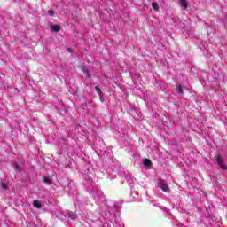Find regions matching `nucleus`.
Here are the masks:
<instances>
[{
    "mask_svg": "<svg viewBox=\"0 0 227 227\" xmlns=\"http://www.w3.org/2000/svg\"><path fill=\"white\" fill-rule=\"evenodd\" d=\"M143 164L144 166H145V168H150L152 166V160H150L149 159H145L143 160Z\"/></svg>",
    "mask_w": 227,
    "mask_h": 227,
    "instance_id": "12",
    "label": "nucleus"
},
{
    "mask_svg": "<svg viewBox=\"0 0 227 227\" xmlns=\"http://www.w3.org/2000/svg\"><path fill=\"white\" fill-rule=\"evenodd\" d=\"M179 3L184 10H187L189 8V3H187V0H179Z\"/></svg>",
    "mask_w": 227,
    "mask_h": 227,
    "instance_id": "11",
    "label": "nucleus"
},
{
    "mask_svg": "<svg viewBox=\"0 0 227 227\" xmlns=\"http://www.w3.org/2000/svg\"><path fill=\"white\" fill-rule=\"evenodd\" d=\"M51 31L53 33H59V31H61V27L59 25H51Z\"/></svg>",
    "mask_w": 227,
    "mask_h": 227,
    "instance_id": "9",
    "label": "nucleus"
},
{
    "mask_svg": "<svg viewBox=\"0 0 227 227\" xmlns=\"http://www.w3.org/2000/svg\"><path fill=\"white\" fill-rule=\"evenodd\" d=\"M82 72L86 75L87 79H90V67L88 66L82 67Z\"/></svg>",
    "mask_w": 227,
    "mask_h": 227,
    "instance_id": "5",
    "label": "nucleus"
},
{
    "mask_svg": "<svg viewBox=\"0 0 227 227\" xmlns=\"http://www.w3.org/2000/svg\"><path fill=\"white\" fill-rule=\"evenodd\" d=\"M163 210H164V212H166V214H169V212H170L169 208H168V207H164Z\"/></svg>",
    "mask_w": 227,
    "mask_h": 227,
    "instance_id": "21",
    "label": "nucleus"
},
{
    "mask_svg": "<svg viewBox=\"0 0 227 227\" xmlns=\"http://www.w3.org/2000/svg\"><path fill=\"white\" fill-rule=\"evenodd\" d=\"M33 205H34V207H35V208H38V209H40V208H42V203L41 202H39V200H34L33 201Z\"/></svg>",
    "mask_w": 227,
    "mask_h": 227,
    "instance_id": "14",
    "label": "nucleus"
},
{
    "mask_svg": "<svg viewBox=\"0 0 227 227\" xmlns=\"http://www.w3.org/2000/svg\"><path fill=\"white\" fill-rule=\"evenodd\" d=\"M48 13L51 17H54V15L56 14V12H54V10H49Z\"/></svg>",
    "mask_w": 227,
    "mask_h": 227,
    "instance_id": "19",
    "label": "nucleus"
},
{
    "mask_svg": "<svg viewBox=\"0 0 227 227\" xmlns=\"http://www.w3.org/2000/svg\"><path fill=\"white\" fill-rule=\"evenodd\" d=\"M92 174H86L82 175L83 177V185L90 194L96 193L97 196H102V192L97 188V184L93 182V178L91 177Z\"/></svg>",
    "mask_w": 227,
    "mask_h": 227,
    "instance_id": "1",
    "label": "nucleus"
},
{
    "mask_svg": "<svg viewBox=\"0 0 227 227\" xmlns=\"http://www.w3.org/2000/svg\"><path fill=\"white\" fill-rule=\"evenodd\" d=\"M152 8L153 10H154V12H159V4H157L156 2H153Z\"/></svg>",
    "mask_w": 227,
    "mask_h": 227,
    "instance_id": "16",
    "label": "nucleus"
},
{
    "mask_svg": "<svg viewBox=\"0 0 227 227\" xmlns=\"http://www.w3.org/2000/svg\"><path fill=\"white\" fill-rule=\"evenodd\" d=\"M176 90H177V95H182L184 93V89L182 88L181 84L176 85Z\"/></svg>",
    "mask_w": 227,
    "mask_h": 227,
    "instance_id": "15",
    "label": "nucleus"
},
{
    "mask_svg": "<svg viewBox=\"0 0 227 227\" xmlns=\"http://www.w3.org/2000/svg\"><path fill=\"white\" fill-rule=\"evenodd\" d=\"M67 217H69V219H72V221H75V219H77V215H75V213L72 211H67Z\"/></svg>",
    "mask_w": 227,
    "mask_h": 227,
    "instance_id": "10",
    "label": "nucleus"
},
{
    "mask_svg": "<svg viewBox=\"0 0 227 227\" xmlns=\"http://www.w3.org/2000/svg\"><path fill=\"white\" fill-rule=\"evenodd\" d=\"M125 180H126L128 185H132V184H134V182H136V178L132 177V176H130V174H128L125 176Z\"/></svg>",
    "mask_w": 227,
    "mask_h": 227,
    "instance_id": "6",
    "label": "nucleus"
},
{
    "mask_svg": "<svg viewBox=\"0 0 227 227\" xmlns=\"http://www.w3.org/2000/svg\"><path fill=\"white\" fill-rule=\"evenodd\" d=\"M43 182L44 184H48V185H50V184H52V179L47 176H43Z\"/></svg>",
    "mask_w": 227,
    "mask_h": 227,
    "instance_id": "17",
    "label": "nucleus"
},
{
    "mask_svg": "<svg viewBox=\"0 0 227 227\" xmlns=\"http://www.w3.org/2000/svg\"><path fill=\"white\" fill-rule=\"evenodd\" d=\"M155 86L156 88H160V90H161V91H164V90H166V82H157V79L155 80Z\"/></svg>",
    "mask_w": 227,
    "mask_h": 227,
    "instance_id": "8",
    "label": "nucleus"
},
{
    "mask_svg": "<svg viewBox=\"0 0 227 227\" xmlns=\"http://www.w3.org/2000/svg\"><path fill=\"white\" fill-rule=\"evenodd\" d=\"M100 100H101V102H104V99H103V98H100Z\"/></svg>",
    "mask_w": 227,
    "mask_h": 227,
    "instance_id": "23",
    "label": "nucleus"
},
{
    "mask_svg": "<svg viewBox=\"0 0 227 227\" xmlns=\"http://www.w3.org/2000/svg\"><path fill=\"white\" fill-rule=\"evenodd\" d=\"M215 162L219 166V168H221V169H223V171H227L226 161H224V159L223 158V156H221V155L216 156Z\"/></svg>",
    "mask_w": 227,
    "mask_h": 227,
    "instance_id": "2",
    "label": "nucleus"
},
{
    "mask_svg": "<svg viewBox=\"0 0 227 227\" xmlns=\"http://www.w3.org/2000/svg\"><path fill=\"white\" fill-rule=\"evenodd\" d=\"M158 187L163 191V192H168L169 191V186L166 184V181L160 179L158 183Z\"/></svg>",
    "mask_w": 227,
    "mask_h": 227,
    "instance_id": "3",
    "label": "nucleus"
},
{
    "mask_svg": "<svg viewBox=\"0 0 227 227\" xmlns=\"http://www.w3.org/2000/svg\"><path fill=\"white\" fill-rule=\"evenodd\" d=\"M95 90H96L97 93L98 94L99 98H102L104 92H102V90L100 89V87L95 86Z\"/></svg>",
    "mask_w": 227,
    "mask_h": 227,
    "instance_id": "13",
    "label": "nucleus"
},
{
    "mask_svg": "<svg viewBox=\"0 0 227 227\" xmlns=\"http://www.w3.org/2000/svg\"><path fill=\"white\" fill-rule=\"evenodd\" d=\"M224 27L227 30V14L225 15V20H224Z\"/></svg>",
    "mask_w": 227,
    "mask_h": 227,
    "instance_id": "20",
    "label": "nucleus"
},
{
    "mask_svg": "<svg viewBox=\"0 0 227 227\" xmlns=\"http://www.w3.org/2000/svg\"><path fill=\"white\" fill-rule=\"evenodd\" d=\"M12 167L14 168V169L18 172V173H22V171H24V167H22L21 165H20L17 162H14L12 164Z\"/></svg>",
    "mask_w": 227,
    "mask_h": 227,
    "instance_id": "7",
    "label": "nucleus"
},
{
    "mask_svg": "<svg viewBox=\"0 0 227 227\" xmlns=\"http://www.w3.org/2000/svg\"><path fill=\"white\" fill-rule=\"evenodd\" d=\"M112 172L114 173V176H116L117 175L121 174V167L120 164L116 163L112 169Z\"/></svg>",
    "mask_w": 227,
    "mask_h": 227,
    "instance_id": "4",
    "label": "nucleus"
},
{
    "mask_svg": "<svg viewBox=\"0 0 227 227\" xmlns=\"http://www.w3.org/2000/svg\"><path fill=\"white\" fill-rule=\"evenodd\" d=\"M68 52H72V50L70 48L67 49Z\"/></svg>",
    "mask_w": 227,
    "mask_h": 227,
    "instance_id": "22",
    "label": "nucleus"
},
{
    "mask_svg": "<svg viewBox=\"0 0 227 227\" xmlns=\"http://www.w3.org/2000/svg\"><path fill=\"white\" fill-rule=\"evenodd\" d=\"M1 187L2 189H4V191H8V184L6 183H2L1 184Z\"/></svg>",
    "mask_w": 227,
    "mask_h": 227,
    "instance_id": "18",
    "label": "nucleus"
}]
</instances>
